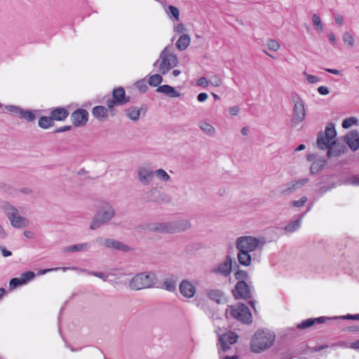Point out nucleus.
Returning a JSON list of instances; mask_svg holds the SVG:
<instances>
[{
    "label": "nucleus",
    "mask_w": 359,
    "mask_h": 359,
    "mask_svg": "<svg viewBox=\"0 0 359 359\" xmlns=\"http://www.w3.org/2000/svg\"><path fill=\"white\" fill-rule=\"evenodd\" d=\"M208 97V95L205 93H201L198 95L197 99L199 102H205Z\"/></svg>",
    "instance_id": "obj_62"
},
{
    "label": "nucleus",
    "mask_w": 359,
    "mask_h": 359,
    "mask_svg": "<svg viewBox=\"0 0 359 359\" xmlns=\"http://www.w3.org/2000/svg\"><path fill=\"white\" fill-rule=\"evenodd\" d=\"M35 277V273L33 271H26L21 274L20 279L22 284H26L28 281L32 280Z\"/></svg>",
    "instance_id": "obj_42"
},
{
    "label": "nucleus",
    "mask_w": 359,
    "mask_h": 359,
    "mask_svg": "<svg viewBox=\"0 0 359 359\" xmlns=\"http://www.w3.org/2000/svg\"><path fill=\"white\" fill-rule=\"evenodd\" d=\"M114 215L115 210L113 207L108 203H104L93 217L90 229L91 230L97 229L111 220Z\"/></svg>",
    "instance_id": "obj_6"
},
{
    "label": "nucleus",
    "mask_w": 359,
    "mask_h": 359,
    "mask_svg": "<svg viewBox=\"0 0 359 359\" xmlns=\"http://www.w3.org/2000/svg\"><path fill=\"white\" fill-rule=\"evenodd\" d=\"M230 315L244 323L250 324L252 322V315L249 308L244 304H239L236 306H231Z\"/></svg>",
    "instance_id": "obj_11"
},
{
    "label": "nucleus",
    "mask_w": 359,
    "mask_h": 359,
    "mask_svg": "<svg viewBox=\"0 0 359 359\" xmlns=\"http://www.w3.org/2000/svg\"><path fill=\"white\" fill-rule=\"evenodd\" d=\"M337 319L359 320V313L355 314V315L347 314L346 316H335V317H332V318L320 316L318 318H308V319L302 320L300 323H298L296 327L297 329L304 330V329L310 327L316 324L323 323L326 320H337Z\"/></svg>",
    "instance_id": "obj_7"
},
{
    "label": "nucleus",
    "mask_w": 359,
    "mask_h": 359,
    "mask_svg": "<svg viewBox=\"0 0 359 359\" xmlns=\"http://www.w3.org/2000/svg\"><path fill=\"white\" fill-rule=\"evenodd\" d=\"M163 287L169 292H174L176 290V282L172 279H166L163 283Z\"/></svg>",
    "instance_id": "obj_41"
},
{
    "label": "nucleus",
    "mask_w": 359,
    "mask_h": 359,
    "mask_svg": "<svg viewBox=\"0 0 359 359\" xmlns=\"http://www.w3.org/2000/svg\"><path fill=\"white\" fill-rule=\"evenodd\" d=\"M96 242L100 245H104L106 248H115V243L116 240L111 239V238H103L101 237L96 238Z\"/></svg>",
    "instance_id": "obj_37"
},
{
    "label": "nucleus",
    "mask_w": 359,
    "mask_h": 359,
    "mask_svg": "<svg viewBox=\"0 0 359 359\" xmlns=\"http://www.w3.org/2000/svg\"><path fill=\"white\" fill-rule=\"evenodd\" d=\"M312 20L313 25L316 27L317 29H323V25L321 24L320 18L317 14H313L312 16Z\"/></svg>",
    "instance_id": "obj_49"
},
{
    "label": "nucleus",
    "mask_w": 359,
    "mask_h": 359,
    "mask_svg": "<svg viewBox=\"0 0 359 359\" xmlns=\"http://www.w3.org/2000/svg\"><path fill=\"white\" fill-rule=\"evenodd\" d=\"M71 119L74 126H83L88 121V112L84 109H76L72 114Z\"/></svg>",
    "instance_id": "obj_15"
},
{
    "label": "nucleus",
    "mask_w": 359,
    "mask_h": 359,
    "mask_svg": "<svg viewBox=\"0 0 359 359\" xmlns=\"http://www.w3.org/2000/svg\"><path fill=\"white\" fill-rule=\"evenodd\" d=\"M347 151V147L344 144H341L339 140H335L331 142V146L327 150V156L328 158L338 157Z\"/></svg>",
    "instance_id": "obj_17"
},
{
    "label": "nucleus",
    "mask_w": 359,
    "mask_h": 359,
    "mask_svg": "<svg viewBox=\"0 0 359 359\" xmlns=\"http://www.w3.org/2000/svg\"><path fill=\"white\" fill-rule=\"evenodd\" d=\"M50 115L53 121H63L68 116L69 112L63 107H57L53 109Z\"/></svg>",
    "instance_id": "obj_24"
},
{
    "label": "nucleus",
    "mask_w": 359,
    "mask_h": 359,
    "mask_svg": "<svg viewBox=\"0 0 359 359\" xmlns=\"http://www.w3.org/2000/svg\"><path fill=\"white\" fill-rule=\"evenodd\" d=\"M191 39L188 34H182L176 43V47L180 50H184L190 44Z\"/></svg>",
    "instance_id": "obj_30"
},
{
    "label": "nucleus",
    "mask_w": 359,
    "mask_h": 359,
    "mask_svg": "<svg viewBox=\"0 0 359 359\" xmlns=\"http://www.w3.org/2000/svg\"><path fill=\"white\" fill-rule=\"evenodd\" d=\"M318 92L320 95H326L329 94L330 90L327 86H321L318 88Z\"/></svg>",
    "instance_id": "obj_59"
},
{
    "label": "nucleus",
    "mask_w": 359,
    "mask_h": 359,
    "mask_svg": "<svg viewBox=\"0 0 359 359\" xmlns=\"http://www.w3.org/2000/svg\"><path fill=\"white\" fill-rule=\"evenodd\" d=\"M222 337H226V341L229 344H233L236 341L237 339V335H234L233 333L224 334Z\"/></svg>",
    "instance_id": "obj_53"
},
{
    "label": "nucleus",
    "mask_w": 359,
    "mask_h": 359,
    "mask_svg": "<svg viewBox=\"0 0 359 359\" xmlns=\"http://www.w3.org/2000/svg\"><path fill=\"white\" fill-rule=\"evenodd\" d=\"M309 180L308 178H303L282 184L279 188L280 193L283 196L290 195L304 187Z\"/></svg>",
    "instance_id": "obj_13"
},
{
    "label": "nucleus",
    "mask_w": 359,
    "mask_h": 359,
    "mask_svg": "<svg viewBox=\"0 0 359 359\" xmlns=\"http://www.w3.org/2000/svg\"><path fill=\"white\" fill-rule=\"evenodd\" d=\"M351 184L353 185H358L359 186V175H354L351 179Z\"/></svg>",
    "instance_id": "obj_64"
},
{
    "label": "nucleus",
    "mask_w": 359,
    "mask_h": 359,
    "mask_svg": "<svg viewBox=\"0 0 359 359\" xmlns=\"http://www.w3.org/2000/svg\"><path fill=\"white\" fill-rule=\"evenodd\" d=\"M114 249L121 250L123 252H128V251L131 250V248L128 245L124 244L122 242L116 241V240Z\"/></svg>",
    "instance_id": "obj_46"
},
{
    "label": "nucleus",
    "mask_w": 359,
    "mask_h": 359,
    "mask_svg": "<svg viewBox=\"0 0 359 359\" xmlns=\"http://www.w3.org/2000/svg\"><path fill=\"white\" fill-rule=\"evenodd\" d=\"M146 110V108L143 107L140 109L137 107H130L126 110V114L130 120L137 121L140 118L141 111H144L145 112Z\"/></svg>",
    "instance_id": "obj_25"
},
{
    "label": "nucleus",
    "mask_w": 359,
    "mask_h": 359,
    "mask_svg": "<svg viewBox=\"0 0 359 359\" xmlns=\"http://www.w3.org/2000/svg\"><path fill=\"white\" fill-rule=\"evenodd\" d=\"M232 271V259L230 256L227 255L223 262L219 264L217 266L212 269L211 271L213 273L221 275L224 277H227L231 274Z\"/></svg>",
    "instance_id": "obj_14"
},
{
    "label": "nucleus",
    "mask_w": 359,
    "mask_h": 359,
    "mask_svg": "<svg viewBox=\"0 0 359 359\" xmlns=\"http://www.w3.org/2000/svg\"><path fill=\"white\" fill-rule=\"evenodd\" d=\"M191 226V224L189 220L184 219L164 223L149 224L147 225L145 229L152 232L175 233L185 231L189 229Z\"/></svg>",
    "instance_id": "obj_1"
},
{
    "label": "nucleus",
    "mask_w": 359,
    "mask_h": 359,
    "mask_svg": "<svg viewBox=\"0 0 359 359\" xmlns=\"http://www.w3.org/2000/svg\"><path fill=\"white\" fill-rule=\"evenodd\" d=\"M136 86L140 92L142 93H145L148 88L147 86L143 81L137 82Z\"/></svg>",
    "instance_id": "obj_57"
},
{
    "label": "nucleus",
    "mask_w": 359,
    "mask_h": 359,
    "mask_svg": "<svg viewBox=\"0 0 359 359\" xmlns=\"http://www.w3.org/2000/svg\"><path fill=\"white\" fill-rule=\"evenodd\" d=\"M154 172L148 170L146 168L142 167L138 170V179L145 185L149 184L154 179Z\"/></svg>",
    "instance_id": "obj_20"
},
{
    "label": "nucleus",
    "mask_w": 359,
    "mask_h": 359,
    "mask_svg": "<svg viewBox=\"0 0 359 359\" xmlns=\"http://www.w3.org/2000/svg\"><path fill=\"white\" fill-rule=\"evenodd\" d=\"M331 142L332 141H330L327 137L324 136L323 132L318 133L316 141L317 147L318 149L321 150H328L331 146Z\"/></svg>",
    "instance_id": "obj_27"
},
{
    "label": "nucleus",
    "mask_w": 359,
    "mask_h": 359,
    "mask_svg": "<svg viewBox=\"0 0 359 359\" xmlns=\"http://www.w3.org/2000/svg\"><path fill=\"white\" fill-rule=\"evenodd\" d=\"M253 289L245 282L236 283L234 289L232 290L233 295L236 299H250L248 304L256 311L255 301L252 300L253 297Z\"/></svg>",
    "instance_id": "obj_8"
},
{
    "label": "nucleus",
    "mask_w": 359,
    "mask_h": 359,
    "mask_svg": "<svg viewBox=\"0 0 359 359\" xmlns=\"http://www.w3.org/2000/svg\"><path fill=\"white\" fill-rule=\"evenodd\" d=\"M11 224L16 229H20L27 227L29 226V221L27 218L20 216L19 214L17 216L13 217L11 220Z\"/></svg>",
    "instance_id": "obj_26"
},
{
    "label": "nucleus",
    "mask_w": 359,
    "mask_h": 359,
    "mask_svg": "<svg viewBox=\"0 0 359 359\" xmlns=\"http://www.w3.org/2000/svg\"><path fill=\"white\" fill-rule=\"evenodd\" d=\"M196 84L199 86L207 87L208 81L205 77H201L197 81Z\"/></svg>",
    "instance_id": "obj_58"
},
{
    "label": "nucleus",
    "mask_w": 359,
    "mask_h": 359,
    "mask_svg": "<svg viewBox=\"0 0 359 359\" xmlns=\"http://www.w3.org/2000/svg\"><path fill=\"white\" fill-rule=\"evenodd\" d=\"M358 121L355 117H349L343 121L341 126L344 128H348L353 125L358 124Z\"/></svg>",
    "instance_id": "obj_43"
},
{
    "label": "nucleus",
    "mask_w": 359,
    "mask_h": 359,
    "mask_svg": "<svg viewBox=\"0 0 359 359\" xmlns=\"http://www.w3.org/2000/svg\"><path fill=\"white\" fill-rule=\"evenodd\" d=\"M92 114L100 121H104L108 118V109L101 105L94 107Z\"/></svg>",
    "instance_id": "obj_23"
},
{
    "label": "nucleus",
    "mask_w": 359,
    "mask_h": 359,
    "mask_svg": "<svg viewBox=\"0 0 359 359\" xmlns=\"http://www.w3.org/2000/svg\"><path fill=\"white\" fill-rule=\"evenodd\" d=\"M304 74L306 76V79H307L308 82L310 83H316L320 81V78H318L316 76L311 75V74H306V73H304Z\"/></svg>",
    "instance_id": "obj_56"
},
{
    "label": "nucleus",
    "mask_w": 359,
    "mask_h": 359,
    "mask_svg": "<svg viewBox=\"0 0 359 359\" xmlns=\"http://www.w3.org/2000/svg\"><path fill=\"white\" fill-rule=\"evenodd\" d=\"M154 175L163 182H169L170 180V175L162 168L158 169L154 172Z\"/></svg>",
    "instance_id": "obj_40"
},
{
    "label": "nucleus",
    "mask_w": 359,
    "mask_h": 359,
    "mask_svg": "<svg viewBox=\"0 0 359 359\" xmlns=\"http://www.w3.org/2000/svg\"><path fill=\"white\" fill-rule=\"evenodd\" d=\"M179 290L182 295L187 298L193 297L196 293V287L187 280H183L180 283Z\"/></svg>",
    "instance_id": "obj_18"
},
{
    "label": "nucleus",
    "mask_w": 359,
    "mask_h": 359,
    "mask_svg": "<svg viewBox=\"0 0 359 359\" xmlns=\"http://www.w3.org/2000/svg\"><path fill=\"white\" fill-rule=\"evenodd\" d=\"M168 95L170 97H178L181 95V94L180 92L177 91L175 88L172 87V89L170 90Z\"/></svg>",
    "instance_id": "obj_61"
},
{
    "label": "nucleus",
    "mask_w": 359,
    "mask_h": 359,
    "mask_svg": "<svg viewBox=\"0 0 359 359\" xmlns=\"http://www.w3.org/2000/svg\"><path fill=\"white\" fill-rule=\"evenodd\" d=\"M156 282L157 278L154 272H143L133 276L129 282V286L132 290H140L151 288Z\"/></svg>",
    "instance_id": "obj_3"
},
{
    "label": "nucleus",
    "mask_w": 359,
    "mask_h": 359,
    "mask_svg": "<svg viewBox=\"0 0 359 359\" xmlns=\"http://www.w3.org/2000/svg\"><path fill=\"white\" fill-rule=\"evenodd\" d=\"M130 100L129 97L126 96V92L123 88L118 87L114 88L112 91V98L107 100V105L109 109H112L115 106L124 105Z\"/></svg>",
    "instance_id": "obj_12"
},
{
    "label": "nucleus",
    "mask_w": 359,
    "mask_h": 359,
    "mask_svg": "<svg viewBox=\"0 0 359 359\" xmlns=\"http://www.w3.org/2000/svg\"><path fill=\"white\" fill-rule=\"evenodd\" d=\"M205 294L210 299L217 302V304H221L226 300L224 293L219 289L207 290L205 291Z\"/></svg>",
    "instance_id": "obj_21"
},
{
    "label": "nucleus",
    "mask_w": 359,
    "mask_h": 359,
    "mask_svg": "<svg viewBox=\"0 0 359 359\" xmlns=\"http://www.w3.org/2000/svg\"><path fill=\"white\" fill-rule=\"evenodd\" d=\"M327 160L325 158H319L316 160L311 165L310 170L311 174H316L320 171L326 165Z\"/></svg>",
    "instance_id": "obj_31"
},
{
    "label": "nucleus",
    "mask_w": 359,
    "mask_h": 359,
    "mask_svg": "<svg viewBox=\"0 0 359 359\" xmlns=\"http://www.w3.org/2000/svg\"><path fill=\"white\" fill-rule=\"evenodd\" d=\"M266 243L264 238H255L253 236H241L236 239V248L238 250H242L250 253L257 249H262Z\"/></svg>",
    "instance_id": "obj_5"
},
{
    "label": "nucleus",
    "mask_w": 359,
    "mask_h": 359,
    "mask_svg": "<svg viewBox=\"0 0 359 359\" xmlns=\"http://www.w3.org/2000/svg\"><path fill=\"white\" fill-rule=\"evenodd\" d=\"M343 41L348 44L350 47L354 46V39L353 36L348 32H346L343 35Z\"/></svg>",
    "instance_id": "obj_44"
},
{
    "label": "nucleus",
    "mask_w": 359,
    "mask_h": 359,
    "mask_svg": "<svg viewBox=\"0 0 359 359\" xmlns=\"http://www.w3.org/2000/svg\"><path fill=\"white\" fill-rule=\"evenodd\" d=\"M210 84L214 86H219L222 84L221 79L217 76H212L210 79Z\"/></svg>",
    "instance_id": "obj_55"
},
{
    "label": "nucleus",
    "mask_w": 359,
    "mask_h": 359,
    "mask_svg": "<svg viewBox=\"0 0 359 359\" xmlns=\"http://www.w3.org/2000/svg\"><path fill=\"white\" fill-rule=\"evenodd\" d=\"M268 48L274 51H277L280 48V44L278 41L273 39H270L267 43Z\"/></svg>",
    "instance_id": "obj_47"
},
{
    "label": "nucleus",
    "mask_w": 359,
    "mask_h": 359,
    "mask_svg": "<svg viewBox=\"0 0 359 359\" xmlns=\"http://www.w3.org/2000/svg\"><path fill=\"white\" fill-rule=\"evenodd\" d=\"M171 49L169 46L165 47L161 51L159 60L154 64V66L157 65L161 60L158 71L163 75L166 74L171 68L176 67L178 64L177 57L172 53Z\"/></svg>",
    "instance_id": "obj_4"
},
{
    "label": "nucleus",
    "mask_w": 359,
    "mask_h": 359,
    "mask_svg": "<svg viewBox=\"0 0 359 359\" xmlns=\"http://www.w3.org/2000/svg\"><path fill=\"white\" fill-rule=\"evenodd\" d=\"M276 334L269 330H258L253 334L250 341V350L259 353L269 349L274 343Z\"/></svg>",
    "instance_id": "obj_2"
},
{
    "label": "nucleus",
    "mask_w": 359,
    "mask_h": 359,
    "mask_svg": "<svg viewBox=\"0 0 359 359\" xmlns=\"http://www.w3.org/2000/svg\"><path fill=\"white\" fill-rule=\"evenodd\" d=\"M305 213L298 215L297 219L291 221L285 226V230L290 233L296 231L300 227L302 219Z\"/></svg>",
    "instance_id": "obj_28"
},
{
    "label": "nucleus",
    "mask_w": 359,
    "mask_h": 359,
    "mask_svg": "<svg viewBox=\"0 0 359 359\" xmlns=\"http://www.w3.org/2000/svg\"><path fill=\"white\" fill-rule=\"evenodd\" d=\"M165 12L170 18H174L176 20H180V11L177 7L168 6L165 8Z\"/></svg>",
    "instance_id": "obj_38"
},
{
    "label": "nucleus",
    "mask_w": 359,
    "mask_h": 359,
    "mask_svg": "<svg viewBox=\"0 0 359 359\" xmlns=\"http://www.w3.org/2000/svg\"><path fill=\"white\" fill-rule=\"evenodd\" d=\"M0 251L2 253V255L5 257H9L12 255V252L10 250H8L4 246L0 245Z\"/></svg>",
    "instance_id": "obj_60"
},
{
    "label": "nucleus",
    "mask_w": 359,
    "mask_h": 359,
    "mask_svg": "<svg viewBox=\"0 0 359 359\" xmlns=\"http://www.w3.org/2000/svg\"><path fill=\"white\" fill-rule=\"evenodd\" d=\"M53 119L51 116H41L39 120V126L43 129H47L54 125Z\"/></svg>",
    "instance_id": "obj_32"
},
{
    "label": "nucleus",
    "mask_w": 359,
    "mask_h": 359,
    "mask_svg": "<svg viewBox=\"0 0 359 359\" xmlns=\"http://www.w3.org/2000/svg\"><path fill=\"white\" fill-rule=\"evenodd\" d=\"M163 81V77L158 74H154L149 79L148 83L151 86L157 87Z\"/></svg>",
    "instance_id": "obj_39"
},
{
    "label": "nucleus",
    "mask_w": 359,
    "mask_h": 359,
    "mask_svg": "<svg viewBox=\"0 0 359 359\" xmlns=\"http://www.w3.org/2000/svg\"><path fill=\"white\" fill-rule=\"evenodd\" d=\"M91 248L90 243H82L69 245L63 249L64 252H87Z\"/></svg>",
    "instance_id": "obj_22"
},
{
    "label": "nucleus",
    "mask_w": 359,
    "mask_h": 359,
    "mask_svg": "<svg viewBox=\"0 0 359 359\" xmlns=\"http://www.w3.org/2000/svg\"><path fill=\"white\" fill-rule=\"evenodd\" d=\"M200 128L208 135L212 137L215 134V128L208 123L202 122L199 125Z\"/></svg>",
    "instance_id": "obj_36"
},
{
    "label": "nucleus",
    "mask_w": 359,
    "mask_h": 359,
    "mask_svg": "<svg viewBox=\"0 0 359 359\" xmlns=\"http://www.w3.org/2000/svg\"><path fill=\"white\" fill-rule=\"evenodd\" d=\"M324 136L327 137L330 141H332L337 135V132L334 128V125L333 123H329L325 130V133H323Z\"/></svg>",
    "instance_id": "obj_34"
},
{
    "label": "nucleus",
    "mask_w": 359,
    "mask_h": 359,
    "mask_svg": "<svg viewBox=\"0 0 359 359\" xmlns=\"http://www.w3.org/2000/svg\"><path fill=\"white\" fill-rule=\"evenodd\" d=\"M292 97L294 106L291 123L292 126H296L304 120L306 115L305 108L302 100L297 93H293Z\"/></svg>",
    "instance_id": "obj_10"
},
{
    "label": "nucleus",
    "mask_w": 359,
    "mask_h": 359,
    "mask_svg": "<svg viewBox=\"0 0 359 359\" xmlns=\"http://www.w3.org/2000/svg\"><path fill=\"white\" fill-rule=\"evenodd\" d=\"M8 112L14 115H20L22 108L15 105H6L5 107Z\"/></svg>",
    "instance_id": "obj_45"
},
{
    "label": "nucleus",
    "mask_w": 359,
    "mask_h": 359,
    "mask_svg": "<svg viewBox=\"0 0 359 359\" xmlns=\"http://www.w3.org/2000/svg\"><path fill=\"white\" fill-rule=\"evenodd\" d=\"M307 200V197L302 196L300 199L297 201H292V204L294 207H302L306 203Z\"/></svg>",
    "instance_id": "obj_52"
},
{
    "label": "nucleus",
    "mask_w": 359,
    "mask_h": 359,
    "mask_svg": "<svg viewBox=\"0 0 359 359\" xmlns=\"http://www.w3.org/2000/svg\"><path fill=\"white\" fill-rule=\"evenodd\" d=\"M88 274H90V275H93L94 276H96L97 278H100L102 280H104V281L107 280V278H108V276L106 275L103 272H98V271H88Z\"/></svg>",
    "instance_id": "obj_54"
},
{
    "label": "nucleus",
    "mask_w": 359,
    "mask_h": 359,
    "mask_svg": "<svg viewBox=\"0 0 359 359\" xmlns=\"http://www.w3.org/2000/svg\"><path fill=\"white\" fill-rule=\"evenodd\" d=\"M0 208L4 211L9 220L19 214L18 210L8 201H1Z\"/></svg>",
    "instance_id": "obj_19"
},
{
    "label": "nucleus",
    "mask_w": 359,
    "mask_h": 359,
    "mask_svg": "<svg viewBox=\"0 0 359 359\" xmlns=\"http://www.w3.org/2000/svg\"><path fill=\"white\" fill-rule=\"evenodd\" d=\"M341 139L353 151L359 149V133L356 130L349 131L346 135L341 137Z\"/></svg>",
    "instance_id": "obj_16"
},
{
    "label": "nucleus",
    "mask_w": 359,
    "mask_h": 359,
    "mask_svg": "<svg viewBox=\"0 0 359 359\" xmlns=\"http://www.w3.org/2000/svg\"><path fill=\"white\" fill-rule=\"evenodd\" d=\"M171 89H172V86L165 84L163 86H158L156 91L158 93H162L168 95L169 94L170 90H171Z\"/></svg>",
    "instance_id": "obj_48"
},
{
    "label": "nucleus",
    "mask_w": 359,
    "mask_h": 359,
    "mask_svg": "<svg viewBox=\"0 0 359 359\" xmlns=\"http://www.w3.org/2000/svg\"><path fill=\"white\" fill-rule=\"evenodd\" d=\"M237 258L239 264L244 266H250L252 257L249 252L238 250Z\"/></svg>",
    "instance_id": "obj_29"
},
{
    "label": "nucleus",
    "mask_w": 359,
    "mask_h": 359,
    "mask_svg": "<svg viewBox=\"0 0 359 359\" xmlns=\"http://www.w3.org/2000/svg\"><path fill=\"white\" fill-rule=\"evenodd\" d=\"M334 20L338 25H341L344 23V18L339 14L334 15Z\"/></svg>",
    "instance_id": "obj_63"
},
{
    "label": "nucleus",
    "mask_w": 359,
    "mask_h": 359,
    "mask_svg": "<svg viewBox=\"0 0 359 359\" xmlns=\"http://www.w3.org/2000/svg\"><path fill=\"white\" fill-rule=\"evenodd\" d=\"M226 337H219V345H220L221 349L224 352L226 351L228 349L230 348L229 344L226 341Z\"/></svg>",
    "instance_id": "obj_50"
},
{
    "label": "nucleus",
    "mask_w": 359,
    "mask_h": 359,
    "mask_svg": "<svg viewBox=\"0 0 359 359\" xmlns=\"http://www.w3.org/2000/svg\"><path fill=\"white\" fill-rule=\"evenodd\" d=\"M19 116L28 122H32L36 118V116L33 111L24 109L22 108Z\"/></svg>",
    "instance_id": "obj_35"
},
{
    "label": "nucleus",
    "mask_w": 359,
    "mask_h": 359,
    "mask_svg": "<svg viewBox=\"0 0 359 359\" xmlns=\"http://www.w3.org/2000/svg\"><path fill=\"white\" fill-rule=\"evenodd\" d=\"M234 277L237 280L236 283H240L241 282L247 283L250 280V276L247 271L238 269L234 273Z\"/></svg>",
    "instance_id": "obj_33"
},
{
    "label": "nucleus",
    "mask_w": 359,
    "mask_h": 359,
    "mask_svg": "<svg viewBox=\"0 0 359 359\" xmlns=\"http://www.w3.org/2000/svg\"><path fill=\"white\" fill-rule=\"evenodd\" d=\"M9 285H10L11 288H15L20 285H23V284L21 282L20 278H13L11 279V280L9 282Z\"/></svg>",
    "instance_id": "obj_51"
},
{
    "label": "nucleus",
    "mask_w": 359,
    "mask_h": 359,
    "mask_svg": "<svg viewBox=\"0 0 359 359\" xmlns=\"http://www.w3.org/2000/svg\"><path fill=\"white\" fill-rule=\"evenodd\" d=\"M145 202H153L157 204L168 203L171 201V196L165 192L159 191L156 187H152L146 191L142 197Z\"/></svg>",
    "instance_id": "obj_9"
}]
</instances>
